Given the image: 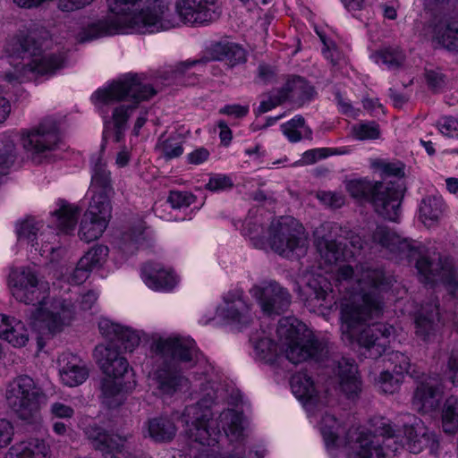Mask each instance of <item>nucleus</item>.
Returning <instances> with one entry per match:
<instances>
[{
    "mask_svg": "<svg viewBox=\"0 0 458 458\" xmlns=\"http://www.w3.org/2000/svg\"><path fill=\"white\" fill-rule=\"evenodd\" d=\"M336 280L339 291L349 294L341 304L342 340L357 344L366 357H381L394 335V327L370 321L383 312L381 292L389 285V279L379 268L344 264L338 267Z\"/></svg>",
    "mask_w": 458,
    "mask_h": 458,
    "instance_id": "f257e3e1",
    "label": "nucleus"
},
{
    "mask_svg": "<svg viewBox=\"0 0 458 458\" xmlns=\"http://www.w3.org/2000/svg\"><path fill=\"white\" fill-rule=\"evenodd\" d=\"M177 16L164 0L143 7L142 0H116V34L154 33L167 30L180 21L202 25L216 20L215 0H176Z\"/></svg>",
    "mask_w": 458,
    "mask_h": 458,
    "instance_id": "f03ea898",
    "label": "nucleus"
},
{
    "mask_svg": "<svg viewBox=\"0 0 458 458\" xmlns=\"http://www.w3.org/2000/svg\"><path fill=\"white\" fill-rule=\"evenodd\" d=\"M408 422L414 420L411 425L403 424V429H394L391 422L385 418L372 420L373 430L363 428H350L346 435L348 446L347 458H386L405 446L410 453L419 454L428 448L431 454L438 450L437 435L423 426L417 419L407 414Z\"/></svg>",
    "mask_w": 458,
    "mask_h": 458,
    "instance_id": "7ed1b4c3",
    "label": "nucleus"
},
{
    "mask_svg": "<svg viewBox=\"0 0 458 458\" xmlns=\"http://www.w3.org/2000/svg\"><path fill=\"white\" fill-rule=\"evenodd\" d=\"M8 285L16 301L27 305L38 304L28 321L39 334L53 335L70 325L74 314L72 304L50 297L48 283L41 281L31 267L13 268L8 276Z\"/></svg>",
    "mask_w": 458,
    "mask_h": 458,
    "instance_id": "20e7f679",
    "label": "nucleus"
},
{
    "mask_svg": "<svg viewBox=\"0 0 458 458\" xmlns=\"http://www.w3.org/2000/svg\"><path fill=\"white\" fill-rule=\"evenodd\" d=\"M51 45L47 31H20L4 46L12 70L0 76L10 83H21L36 76L54 75L63 67L64 55L59 50L50 51Z\"/></svg>",
    "mask_w": 458,
    "mask_h": 458,
    "instance_id": "39448f33",
    "label": "nucleus"
},
{
    "mask_svg": "<svg viewBox=\"0 0 458 458\" xmlns=\"http://www.w3.org/2000/svg\"><path fill=\"white\" fill-rule=\"evenodd\" d=\"M372 241L388 250L398 260L416 261L420 280L424 284L441 281L454 294L458 290V272L452 259L438 253L425 252L424 249L407 239H402L386 226L378 225L372 233Z\"/></svg>",
    "mask_w": 458,
    "mask_h": 458,
    "instance_id": "423d86ee",
    "label": "nucleus"
},
{
    "mask_svg": "<svg viewBox=\"0 0 458 458\" xmlns=\"http://www.w3.org/2000/svg\"><path fill=\"white\" fill-rule=\"evenodd\" d=\"M293 394L309 411H313L319 404H329L334 395H344L351 401L359 398L362 383L358 375V368L353 360L342 358L334 368V376L327 381L324 397L318 396L314 382L305 372L294 374L291 378Z\"/></svg>",
    "mask_w": 458,
    "mask_h": 458,
    "instance_id": "0eeeda50",
    "label": "nucleus"
},
{
    "mask_svg": "<svg viewBox=\"0 0 458 458\" xmlns=\"http://www.w3.org/2000/svg\"><path fill=\"white\" fill-rule=\"evenodd\" d=\"M152 350L170 361L157 373L158 389L167 395L188 388L189 380L179 371V367L192 368L199 360V350L192 339L179 336L159 337L152 344Z\"/></svg>",
    "mask_w": 458,
    "mask_h": 458,
    "instance_id": "6e6552de",
    "label": "nucleus"
},
{
    "mask_svg": "<svg viewBox=\"0 0 458 458\" xmlns=\"http://www.w3.org/2000/svg\"><path fill=\"white\" fill-rule=\"evenodd\" d=\"M91 189L95 194L79 230L81 240L86 242L95 241L102 235L112 216V205L108 199V193L112 191L111 172L106 171V163L99 157L93 166Z\"/></svg>",
    "mask_w": 458,
    "mask_h": 458,
    "instance_id": "1a4fd4ad",
    "label": "nucleus"
},
{
    "mask_svg": "<svg viewBox=\"0 0 458 458\" xmlns=\"http://www.w3.org/2000/svg\"><path fill=\"white\" fill-rule=\"evenodd\" d=\"M299 321L285 317L278 321L276 335L285 358L293 364H299L310 359L318 360L322 356L325 344L311 331L303 330Z\"/></svg>",
    "mask_w": 458,
    "mask_h": 458,
    "instance_id": "9d476101",
    "label": "nucleus"
},
{
    "mask_svg": "<svg viewBox=\"0 0 458 458\" xmlns=\"http://www.w3.org/2000/svg\"><path fill=\"white\" fill-rule=\"evenodd\" d=\"M346 189L352 197L370 203L375 212L385 219L396 221L399 217L401 194L395 182L354 179L347 182Z\"/></svg>",
    "mask_w": 458,
    "mask_h": 458,
    "instance_id": "9b49d317",
    "label": "nucleus"
},
{
    "mask_svg": "<svg viewBox=\"0 0 458 458\" xmlns=\"http://www.w3.org/2000/svg\"><path fill=\"white\" fill-rule=\"evenodd\" d=\"M143 73H126L116 80V140L119 130L130 117L132 111L142 102L153 98L157 90L146 83Z\"/></svg>",
    "mask_w": 458,
    "mask_h": 458,
    "instance_id": "f8f14e48",
    "label": "nucleus"
},
{
    "mask_svg": "<svg viewBox=\"0 0 458 458\" xmlns=\"http://www.w3.org/2000/svg\"><path fill=\"white\" fill-rule=\"evenodd\" d=\"M5 398L8 407L21 420L28 423L40 420V409L45 394L29 376L13 379L7 386Z\"/></svg>",
    "mask_w": 458,
    "mask_h": 458,
    "instance_id": "ddd939ff",
    "label": "nucleus"
},
{
    "mask_svg": "<svg viewBox=\"0 0 458 458\" xmlns=\"http://www.w3.org/2000/svg\"><path fill=\"white\" fill-rule=\"evenodd\" d=\"M208 57L184 61L175 66H168L164 71L158 72L157 78H161L166 81L179 80L193 66L205 65L209 61L225 62L228 66L233 67L244 64L247 60L245 49L239 44L230 41L215 42L208 47Z\"/></svg>",
    "mask_w": 458,
    "mask_h": 458,
    "instance_id": "4468645a",
    "label": "nucleus"
},
{
    "mask_svg": "<svg viewBox=\"0 0 458 458\" xmlns=\"http://www.w3.org/2000/svg\"><path fill=\"white\" fill-rule=\"evenodd\" d=\"M267 247L276 253L291 257L303 255L308 242L301 226L292 216H281L274 219L268 228Z\"/></svg>",
    "mask_w": 458,
    "mask_h": 458,
    "instance_id": "2eb2a0df",
    "label": "nucleus"
},
{
    "mask_svg": "<svg viewBox=\"0 0 458 458\" xmlns=\"http://www.w3.org/2000/svg\"><path fill=\"white\" fill-rule=\"evenodd\" d=\"M94 359L101 375L98 379V399L111 410L114 403V343L113 340L99 344L94 350Z\"/></svg>",
    "mask_w": 458,
    "mask_h": 458,
    "instance_id": "dca6fc26",
    "label": "nucleus"
},
{
    "mask_svg": "<svg viewBox=\"0 0 458 458\" xmlns=\"http://www.w3.org/2000/svg\"><path fill=\"white\" fill-rule=\"evenodd\" d=\"M324 229L329 231L328 233L320 235L317 231L315 234V245L321 259L327 264H337L341 260H346L347 258L353 257V253H349L345 249L347 240V231H344L337 224H327L323 225Z\"/></svg>",
    "mask_w": 458,
    "mask_h": 458,
    "instance_id": "f3484780",
    "label": "nucleus"
},
{
    "mask_svg": "<svg viewBox=\"0 0 458 458\" xmlns=\"http://www.w3.org/2000/svg\"><path fill=\"white\" fill-rule=\"evenodd\" d=\"M59 141L58 128L53 119L44 120L37 127L24 131L21 135L22 146L31 155L52 151L57 148Z\"/></svg>",
    "mask_w": 458,
    "mask_h": 458,
    "instance_id": "a211bd4d",
    "label": "nucleus"
},
{
    "mask_svg": "<svg viewBox=\"0 0 458 458\" xmlns=\"http://www.w3.org/2000/svg\"><path fill=\"white\" fill-rule=\"evenodd\" d=\"M250 293L259 301L262 311L267 315H279L291 304L288 291L276 282L254 285Z\"/></svg>",
    "mask_w": 458,
    "mask_h": 458,
    "instance_id": "6ab92c4d",
    "label": "nucleus"
},
{
    "mask_svg": "<svg viewBox=\"0 0 458 458\" xmlns=\"http://www.w3.org/2000/svg\"><path fill=\"white\" fill-rule=\"evenodd\" d=\"M224 305L216 310L218 318L242 329L253 318L250 309L242 296V292H229L224 297Z\"/></svg>",
    "mask_w": 458,
    "mask_h": 458,
    "instance_id": "aec40b11",
    "label": "nucleus"
},
{
    "mask_svg": "<svg viewBox=\"0 0 458 458\" xmlns=\"http://www.w3.org/2000/svg\"><path fill=\"white\" fill-rule=\"evenodd\" d=\"M43 225L34 218L29 217L16 225V233L21 242L30 245L36 251L43 253L53 252L55 247L51 240H55L56 235L52 232L47 235L41 231Z\"/></svg>",
    "mask_w": 458,
    "mask_h": 458,
    "instance_id": "412c9836",
    "label": "nucleus"
},
{
    "mask_svg": "<svg viewBox=\"0 0 458 458\" xmlns=\"http://www.w3.org/2000/svg\"><path fill=\"white\" fill-rule=\"evenodd\" d=\"M329 290V282L321 275L307 272L301 278L299 294L308 306H323L327 302Z\"/></svg>",
    "mask_w": 458,
    "mask_h": 458,
    "instance_id": "4be33fe9",
    "label": "nucleus"
},
{
    "mask_svg": "<svg viewBox=\"0 0 458 458\" xmlns=\"http://www.w3.org/2000/svg\"><path fill=\"white\" fill-rule=\"evenodd\" d=\"M388 360L393 365L394 373L388 370L383 371L378 378L379 387L384 393H394L399 388L404 374L419 377L415 374V370H411V360L406 354L401 352H393L389 354Z\"/></svg>",
    "mask_w": 458,
    "mask_h": 458,
    "instance_id": "5701e85b",
    "label": "nucleus"
},
{
    "mask_svg": "<svg viewBox=\"0 0 458 458\" xmlns=\"http://www.w3.org/2000/svg\"><path fill=\"white\" fill-rule=\"evenodd\" d=\"M441 398L442 390L438 378L427 377L418 384L411 404L418 412L427 413L438 408Z\"/></svg>",
    "mask_w": 458,
    "mask_h": 458,
    "instance_id": "b1692460",
    "label": "nucleus"
},
{
    "mask_svg": "<svg viewBox=\"0 0 458 458\" xmlns=\"http://www.w3.org/2000/svg\"><path fill=\"white\" fill-rule=\"evenodd\" d=\"M84 434L91 446L104 458L114 457V428L112 424H91L85 428Z\"/></svg>",
    "mask_w": 458,
    "mask_h": 458,
    "instance_id": "393cba45",
    "label": "nucleus"
},
{
    "mask_svg": "<svg viewBox=\"0 0 458 458\" xmlns=\"http://www.w3.org/2000/svg\"><path fill=\"white\" fill-rule=\"evenodd\" d=\"M439 322L438 304L433 301L421 306L414 319L418 338L428 342L436 335Z\"/></svg>",
    "mask_w": 458,
    "mask_h": 458,
    "instance_id": "a878e982",
    "label": "nucleus"
},
{
    "mask_svg": "<svg viewBox=\"0 0 458 458\" xmlns=\"http://www.w3.org/2000/svg\"><path fill=\"white\" fill-rule=\"evenodd\" d=\"M141 277L148 287L156 291H170L177 284L174 273L157 263H146L141 269Z\"/></svg>",
    "mask_w": 458,
    "mask_h": 458,
    "instance_id": "bb28decb",
    "label": "nucleus"
},
{
    "mask_svg": "<svg viewBox=\"0 0 458 458\" xmlns=\"http://www.w3.org/2000/svg\"><path fill=\"white\" fill-rule=\"evenodd\" d=\"M51 446L42 438L31 437L13 445L5 458H51Z\"/></svg>",
    "mask_w": 458,
    "mask_h": 458,
    "instance_id": "cd10ccee",
    "label": "nucleus"
},
{
    "mask_svg": "<svg viewBox=\"0 0 458 458\" xmlns=\"http://www.w3.org/2000/svg\"><path fill=\"white\" fill-rule=\"evenodd\" d=\"M108 249L106 246L98 245L90 249L78 261L77 267L73 270L71 280L76 284L84 283L89 276L93 268L100 266L106 259Z\"/></svg>",
    "mask_w": 458,
    "mask_h": 458,
    "instance_id": "c85d7f7f",
    "label": "nucleus"
},
{
    "mask_svg": "<svg viewBox=\"0 0 458 458\" xmlns=\"http://www.w3.org/2000/svg\"><path fill=\"white\" fill-rule=\"evenodd\" d=\"M0 337L14 347L24 346L29 340L24 324L4 314H0Z\"/></svg>",
    "mask_w": 458,
    "mask_h": 458,
    "instance_id": "c756f323",
    "label": "nucleus"
},
{
    "mask_svg": "<svg viewBox=\"0 0 458 458\" xmlns=\"http://www.w3.org/2000/svg\"><path fill=\"white\" fill-rule=\"evenodd\" d=\"M446 204L440 196L423 198L419 207V218L428 227L437 225L445 216Z\"/></svg>",
    "mask_w": 458,
    "mask_h": 458,
    "instance_id": "7c9ffc66",
    "label": "nucleus"
},
{
    "mask_svg": "<svg viewBox=\"0 0 458 458\" xmlns=\"http://www.w3.org/2000/svg\"><path fill=\"white\" fill-rule=\"evenodd\" d=\"M107 4L110 13L107 17L100 19L83 28L77 35L79 42L84 43L113 34L114 29V13L112 0H107Z\"/></svg>",
    "mask_w": 458,
    "mask_h": 458,
    "instance_id": "2f4dec72",
    "label": "nucleus"
},
{
    "mask_svg": "<svg viewBox=\"0 0 458 458\" xmlns=\"http://www.w3.org/2000/svg\"><path fill=\"white\" fill-rule=\"evenodd\" d=\"M250 341L252 344L255 354L259 360L270 364L276 361L279 356L277 344L267 335L264 331L260 334H253Z\"/></svg>",
    "mask_w": 458,
    "mask_h": 458,
    "instance_id": "473e14b6",
    "label": "nucleus"
},
{
    "mask_svg": "<svg viewBox=\"0 0 458 458\" xmlns=\"http://www.w3.org/2000/svg\"><path fill=\"white\" fill-rule=\"evenodd\" d=\"M148 437L155 442L171 441L176 434L174 423L166 417L154 418L148 422Z\"/></svg>",
    "mask_w": 458,
    "mask_h": 458,
    "instance_id": "72a5a7b5",
    "label": "nucleus"
},
{
    "mask_svg": "<svg viewBox=\"0 0 458 458\" xmlns=\"http://www.w3.org/2000/svg\"><path fill=\"white\" fill-rule=\"evenodd\" d=\"M59 372L62 382L70 387L82 384L89 376L87 369L78 364L76 358L61 365Z\"/></svg>",
    "mask_w": 458,
    "mask_h": 458,
    "instance_id": "f704fd0d",
    "label": "nucleus"
},
{
    "mask_svg": "<svg viewBox=\"0 0 458 458\" xmlns=\"http://www.w3.org/2000/svg\"><path fill=\"white\" fill-rule=\"evenodd\" d=\"M136 386L132 369L123 357L116 355V396L119 394L131 393Z\"/></svg>",
    "mask_w": 458,
    "mask_h": 458,
    "instance_id": "c9c22d12",
    "label": "nucleus"
},
{
    "mask_svg": "<svg viewBox=\"0 0 458 458\" xmlns=\"http://www.w3.org/2000/svg\"><path fill=\"white\" fill-rule=\"evenodd\" d=\"M435 37L443 47L458 52V21H448L445 26H437Z\"/></svg>",
    "mask_w": 458,
    "mask_h": 458,
    "instance_id": "e433bc0d",
    "label": "nucleus"
},
{
    "mask_svg": "<svg viewBox=\"0 0 458 458\" xmlns=\"http://www.w3.org/2000/svg\"><path fill=\"white\" fill-rule=\"evenodd\" d=\"M281 90L286 94L287 98H291L304 102L310 100L314 94L313 87L303 78L295 76L286 82Z\"/></svg>",
    "mask_w": 458,
    "mask_h": 458,
    "instance_id": "4c0bfd02",
    "label": "nucleus"
},
{
    "mask_svg": "<svg viewBox=\"0 0 458 458\" xmlns=\"http://www.w3.org/2000/svg\"><path fill=\"white\" fill-rule=\"evenodd\" d=\"M372 58L377 64H383L390 70H396L403 64L405 54L399 47H388L375 53Z\"/></svg>",
    "mask_w": 458,
    "mask_h": 458,
    "instance_id": "58836bf2",
    "label": "nucleus"
},
{
    "mask_svg": "<svg viewBox=\"0 0 458 458\" xmlns=\"http://www.w3.org/2000/svg\"><path fill=\"white\" fill-rule=\"evenodd\" d=\"M373 168L382 177L381 182H395L399 185L400 194L402 195V186L398 181L388 180L390 177L402 178L404 175L403 165L401 162H389L384 159H378L373 162Z\"/></svg>",
    "mask_w": 458,
    "mask_h": 458,
    "instance_id": "ea45409f",
    "label": "nucleus"
},
{
    "mask_svg": "<svg viewBox=\"0 0 458 458\" xmlns=\"http://www.w3.org/2000/svg\"><path fill=\"white\" fill-rule=\"evenodd\" d=\"M442 426L445 433L454 434L458 429V398L450 396L444 403Z\"/></svg>",
    "mask_w": 458,
    "mask_h": 458,
    "instance_id": "a19ab883",
    "label": "nucleus"
},
{
    "mask_svg": "<svg viewBox=\"0 0 458 458\" xmlns=\"http://www.w3.org/2000/svg\"><path fill=\"white\" fill-rule=\"evenodd\" d=\"M138 333L129 327L116 323V352H131L140 344Z\"/></svg>",
    "mask_w": 458,
    "mask_h": 458,
    "instance_id": "79ce46f5",
    "label": "nucleus"
},
{
    "mask_svg": "<svg viewBox=\"0 0 458 458\" xmlns=\"http://www.w3.org/2000/svg\"><path fill=\"white\" fill-rule=\"evenodd\" d=\"M53 216L55 218L56 226L61 231L68 233L76 225L79 209L71 205H62L59 209L54 212Z\"/></svg>",
    "mask_w": 458,
    "mask_h": 458,
    "instance_id": "37998d69",
    "label": "nucleus"
},
{
    "mask_svg": "<svg viewBox=\"0 0 458 458\" xmlns=\"http://www.w3.org/2000/svg\"><path fill=\"white\" fill-rule=\"evenodd\" d=\"M320 432L324 437L326 445L335 446L339 437L341 424L335 415L326 411L319 423Z\"/></svg>",
    "mask_w": 458,
    "mask_h": 458,
    "instance_id": "c03bdc74",
    "label": "nucleus"
},
{
    "mask_svg": "<svg viewBox=\"0 0 458 458\" xmlns=\"http://www.w3.org/2000/svg\"><path fill=\"white\" fill-rule=\"evenodd\" d=\"M242 233L248 237L252 245L257 249H266L267 247V237L265 236V231L258 218H249L245 221Z\"/></svg>",
    "mask_w": 458,
    "mask_h": 458,
    "instance_id": "a18cd8bd",
    "label": "nucleus"
},
{
    "mask_svg": "<svg viewBox=\"0 0 458 458\" xmlns=\"http://www.w3.org/2000/svg\"><path fill=\"white\" fill-rule=\"evenodd\" d=\"M352 136L359 140H376L380 135L379 125L372 122H364L352 127Z\"/></svg>",
    "mask_w": 458,
    "mask_h": 458,
    "instance_id": "49530a36",
    "label": "nucleus"
},
{
    "mask_svg": "<svg viewBox=\"0 0 458 458\" xmlns=\"http://www.w3.org/2000/svg\"><path fill=\"white\" fill-rule=\"evenodd\" d=\"M3 145L0 147V174L6 173L7 169L14 163L16 152L15 145L9 137H4Z\"/></svg>",
    "mask_w": 458,
    "mask_h": 458,
    "instance_id": "de8ad7c7",
    "label": "nucleus"
},
{
    "mask_svg": "<svg viewBox=\"0 0 458 458\" xmlns=\"http://www.w3.org/2000/svg\"><path fill=\"white\" fill-rule=\"evenodd\" d=\"M167 201L173 208H188L196 201V197L189 191H171Z\"/></svg>",
    "mask_w": 458,
    "mask_h": 458,
    "instance_id": "09e8293b",
    "label": "nucleus"
},
{
    "mask_svg": "<svg viewBox=\"0 0 458 458\" xmlns=\"http://www.w3.org/2000/svg\"><path fill=\"white\" fill-rule=\"evenodd\" d=\"M159 148L166 159H173L183 153L182 142L174 138H168L160 143Z\"/></svg>",
    "mask_w": 458,
    "mask_h": 458,
    "instance_id": "8fccbe9b",
    "label": "nucleus"
},
{
    "mask_svg": "<svg viewBox=\"0 0 458 458\" xmlns=\"http://www.w3.org/2000/svg\"><path fill=\"white\" fill-rule=\"evenodd\" d=\"M94 103L99 108L106 106H112L114 101V82H111L107 87L99 89L92 97Z\"/></svg>",
    "mask_w": 458,
    "mask_h": 458,
    "instance_id": "3c124183",
    "label": "nucleus"
},
{
    "mask_svg": "<svg viewBox=\"0 0 458 458\" xmlns=\"http://www.w3.org/2000/svg\"><path fill=\"white\" fill-rule=\"evenodd\" d=\"M138 249V238L132 233H126L122 235L118 242L119 252L124 258L135 253Z\"/></svg>",
    "mask_w": 458,
    "mask_h": 458,
    "instance_id": "603ef678",
    "label": "nucleus"
},
{
    "mask_svg": "<svg viewBox=\"0 0 458 458\" xmlns=\"http://www.w3.org/2000/svg\"><path fill=\"white\" fill-rule=\"evenodd\" d=\"M287 98L284 90H279L276 94L269 95L267 99L262 100L256 110L258 114L267 113L277 106L281 105Z\"/></svg>",
    "mask_w": 458,
    "mask_h": 458,
    "instance_id": "864d4df0",
    "label": "nucleus"
},
{
    "mask_svg": "<svg viewBox=\"0 0 458 458\" xmlns=\"http://www.w3.org/2000/svg\"><path fill=\"white\" fill-rule=\"evenodd\" d=\"M50 414L53 418L62 420H71L75 414L74 409L64 403L54 402L49 407Z\"/></svg>",
    "mask_w": 458,
    "mask_h": 458,
    "instance_id": "5fc2aeb1",
    "label": "nucleus"
},
{
    "mask_svg": "<svg viewBox=\"0 0 458 458\" xmlns=\"http://www.w3.org/2000/svg\"><path fill=\"white\" fill-rule=\"evenodd\" d=\"M440 132L449 138L458 139V120L453 116L442 117L438 121Z\"/></svg>",
    "mask_w": 458,
    "mask_h": 458,
    "instance_id": "6e6d98bb",
    "label": "nucleus"
},
{
    "mask_svg": "<svg viewBox=\"0 0 458 458\" xmlns=\"http://www.w3.org/2000/svg\"><path fill=\"white\" fill-rule=\"evenodd\" d=\"M425 78L428 88L438 91L445 86V76L438 70H426Z\"/></svg>",
    "mask_w": 458,
    "mask_h": 458,
    "instance_id": "4d7b16f0",
    "label": "nucleus"
},
{
    "mask_svg": "<svg viewBox=\"0 0 458 458\" xmlns=\"http://www.w3.org/2000/svg\"><path fill=\"white\" fill-rule=\"evenodd\" d=\"M233 183L230 177L223 174H216L210 177L206 187L208 190L212 191H225L231 189Z\"/></svg>",
    "mask_w": 458,
    "mask_h": 458,
    "instance_id": "13d9d810",
    "label": "nucleus"
},
{
    "mask_svg": "<svg viewBox=\"0 0 458 458\" xmlns=\"http://www.w3.org/2000/svg\"><path fill=\"white\" fill-rule=\"evenodd\" d=\"M14 428L10 420L0 419V449L7 446L13 440Z\"/></svg>",
    "mask_w": 458,
    "mask_h": 458,
    "instance_id": "bf43d9fd",
    "label": "nucleus"
},
{
    "mask_svg": "<svg viewBox=\"0 0 458 458\" xmlns=\"http://www.w3.org/2000/svg\"><path fill=\"white\" fill-rule=\"evenodd\" d=\"M318 197L323 203L335 208H340L344 204V198L340 193L322 191Z\"/></svg>",
    "mask_w": 458,
    "mask_h": 458,
    "instance_id": "052dcab7",
    "label": "nucleus"
},
{
    "mask_svg": "<svg viewBox=\"0 0 458 458\" xmlns=\"http://www.w3.org/2000/svg\"><path fill=\"white\" fill-rule=\"evenodd\" d=\"M219 113L235 118H242L249 113V106L237 104L226 105L219 110Z\"/></svg>",
    "mask_w": 458,
    "mask_h": 458,
    "instance_id": "680f3d73",
    "label": "nucleus"
},
{
    "mask_svg": "<svg viewBox=\"0 0 458 458\" xmlns=\"http://www.w3.org/2000/svg\"><path fill=\"white\" fill-rule=\"evenodd\" d=\"M329 150L330 149L327 148H314V149L307 150L303 154V161L306 164H314L319 159L327 157Z\"/></svg>",
    "mask_w": 458,
    "mask_h": 458,
    "instance_id": "e2e57ef3",
    "label": "nucleus"
},
{
    "mask_svg": "<svg viewBox=\"0 0 458 458\" xmlns=\"http://www.w3.org/2000/svg\"><path fill=\"white\" fill-rule=\"evenodd\" d=\"M94 0H59L58 7L64 12H72L89 4Z\"/></svg>",
    "mask_w": 458,
    "mask_h": 458,
    "instance_id": "0e129e2a",
    "label": "nucleus"
},
{
    "mask_svg": "<svg viewBox=\"0 0 458 458\" xmlns=\"http://www.w3.org/2000/svg\"><path fill=\"white\" fill-rule=\"evenodd\" d=\"M94 0H59L58 7L64 12H72L89 4Z\"/></svg>",
    "mask_w": 458,
    "mask_h": 458,
    "instance_id": "69168bd1",
    "label": "nucleus"
},
{
    "mask_svg": "<svg viewBox=\"0 0 458 458\" xmlns=\"http://www.w3.org/2000/svg\"><path fill=\"white\" fill-rule=\"evenodd\" d=\"M209 157V152L205 148H199L188 155V161L193 165H199L205 162Z\"/></svg>",
    "mask_w": 458,
    "mask_h": 458,
    "instance_id": "338daca9",
    "label": "nucleus"
},
{
    "mask_svg": "<svg viewBox=\"0 0 458 458\" xmlns=\"http://www.w3.org/2000/svg\"><path fill=\"white\" fill-rule=\"evenodd\" d=\"M99 331L107 341L113 340L112 335L114 334V324L106 318H101L98 323Z\"/></svg>",
    "mask_w": 458,
    "mask_h": 458,
    "instance_id": "774afa93",
    "label": "nucleus"
}]
</instances>
